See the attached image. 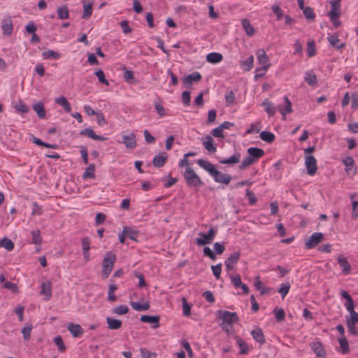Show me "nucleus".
<instances>
[{
	"instance_id": "1",
	"label": "nucleus",
	"mask_w": 358,
	"mask_h": 358,
	"mask_svg": "<svg viewBox=\"0 0 358 358\" xmlns=\"http://www.w3.org/2000/svg\"><path fill=\"white\" fill-rule=\"evenodd\" d=\"M197 164L201 168L208 172L216 182L228 185L231 180L230 175L222 173L217 170L215 166L208 161L200 159L197 160Z\"/></svg>"
},
{
	"instance_id": "2",
	"label": "nucleus",
	"mask_w": 358,
	"mask_h": 358,
	"mask_svg": "<svg viewBox=\"0 0 358 358\" xmlns=\"http://www.w3.org/2000/svg\"><path fill=\"white\" fill-rule=\"evenodd\" d=\"M183 177L189 187L198 188L204 185L199 176L191 167L186 168Z\"/></svg>"
},
{
	"instance_id": "3",
	"label": "nucleus",
	"mask_w": 358,
	"mask_h": 358,
	"mask_svg": "<svg viewBox=\"0 0 358 358\" xmlns=\"http://www.w3.org/2000/svg\"><path fill=\"white\" fill-rule=\"evenodd\" d=\"M115 261V255L113 253H107L103 259L102 274L106 278L112 271Z\"/></svg>"
},
{
	"instance_id": "4",
	"label": "nucleus",
	"mask_w": 358,
	"mask_h": 358,
	"mask_svg": "<svg viewBox=\"0 0 358 358\" xmlns=\"http://www.w3.org/2000/svg\"><path fill=\"white\" fill-rule=\"evenodd\" d=\"M216 234V231L213 227H210L207 234L202 232L199 233L198 238H196L195 243L197 245H204L210 244L213 242Z\"/></svg>"
},
{
	"instance_id": "5",
	"label": "nucleus",
	"mask_w": 358,
	"mask_h": 358,
	"mask_svg": "<svg viewBox=\"0 0 358 358\" xmlns=\"http://www.w3.org/2000/svg\"><path fill=\"white\" fill-rule=\"evenodd\" d=\"M220 317L223 322V324L232 325L233 323L237 322L239 320L236 313H231L227 310H219L217 311Z\"/></svg>"
},
{
	"instance_id": "6",
	"label": "nucleus",
	"mask_w": 358,
	"mask_h": 358,
	"mask_svg": "<svg viewBox=\"0 0 358 358\" xmlns=\"http://www.w3.org/2000/svg\"><path fill=\"white\" fill-rule=\"evenodd\" d=\"M324 239V234L321 232L313 233L305 242L307 249H312L316 247Z\"/></svg>"
},
{
	"instance_id": "7",
	"label": "nucleus",
	"mask_w": 358,
	"mask_h": 358,
	"mask_svg": "<svg viewBox=\"0 0 358 358\" xmlns=\"http://www.w3.org/2000/svg\"><path fill=\"white\" fill-rule=\"evenodd\" d=\"M305 165L307 169V173L310 176H313L317 170V160L315 157L312 155H307L305 156Z\"/></svg>"
},
{
	"instance_id": "8",
	"label": "nucleus",
	"mask_w": 358,
	"mask_h": 358,
	"mask_svg": "<svg viewBox=\"0 0 358 358\" xmlns=\"http://www.w3.org/2000/svg\"><path fill=\"white\" fill-rule=\"evenodd\" d=\"M284 103L282 104H279L277 106V109L279 110L280 114L282 116V119H286L287 114H289L292 113V104L290 100L288 99L287 96L283 97Z\"/></svg>"
},
{
	"instance_id": "9",
	"label": "nucleus",
	"mask_w": 358,
	"mask_h": 358,
	"mask_svg": "<svg viewBox=\"0 0 358 358\" xmlns=\"http://www.w3.org/2000/svg\"><path fill=\"white\" fill-rule=\"evenodd\" d=\"M258 63L262 65L263 70H268L270 66L269 58L263 49L257 50V52Z\"/></svg>"
},
{
	"instance_id": "10",
	"label": "nucleus",
	"mask_w": 358,
	"mask_h": 358,
	"mask_svg": "<svg viewBox=\"0 0 358 358\" xmlns=\"http://www.w3.org/2000/svg\"><path fill=\"white\" fill-rule=\"evenodd\" d=\"M240 257V251L234 252L229 256V257L224 262V265L227 271H230L234 268V265L238 263Z\"/></svg>"
},
{
	"instance_id": "11",
	"label": "nucleus",
	"mask_w": 358,
	"mask_h": 358,
	"mask_svg": "<svg viewBox=\"0 0 358 358\" xmlns=\"http://www.w3.org/2000/svg\"><path fill=\"white\" fill-rule=\"evenodd\" d=\"M202 145L210 153H215L217 151V145L215 143L213 138L209 135L203 138Z\"/></svg>"
},
{
	"instance_id": "12",
	"label": "nucleus",
	"mask_w": 358,
	"mask_h": 358,
	"mask_svg": "<svg viewBox=\"0 0 358 358\" xmlns=\"http://www.w3.org/2000/svg\"><path fill=\"white\" fill-rule=\"evenodd\" d=\"M253 339L257 342L260 345H263L266 343L265 336L263 331L259 327H255L250 332Z\"/></svg>"
},
{
	"instance_id": "13",
	"label": "nucleus",
	"mask_w": 358,
	"mask_h": 358,
	"mask_svg": "<svg viewBox=\"0 0 358 358\" xmlns=\"http://www.w3.org/2000/svg\"><path fill=\"white\" fill-rule=\"evenodd\" d=\"M67 329L74 338H79L84 333V330L82 327L78 324L69 323L67 326Z\"/></svg>"
},
{
	"instance_id": "14",
	"label": "nucleus",
	"mask_w": 358,
	"mask_h": 358,
	"mask_svg": "<svg viewBox=\"0 0 358 358\" xmlns=\"http://www.w3.org/2000/svg\"><path fill=\"white\" fill-rule=\"evenodd\" d=\"M122 143L127 148L133 149L136 147V136L134 133L122 136Z\"/></svg>"
},
{
	"instance_id": "15",
	"label": "nucleus",
	"mask_w": 358,
	"mask_h": 358,
	"mask_svg": "<svg viewBox=\"0 0 358 358\" xmlns=\"http://www.w3.org/2000/svg\"><path fill=\"white\" fill-rule=\"evenodd\" d=\"M1 28L4 35H10L13 30V24L10 17H6L1 21Z\"/></svg>"
},
{
	"instance_id": "16",
	"label": "nucleus",
	"mask_w": 358,
	"mask_h": 358,
	"mask_svg": "<svg viewBox=\"0 0 358 358\" xmlns=\"http://www.w3.org/2000/svg\"><path fill=\"white\" fill-rule=\"evenodd\" d=\"M338 263L342 268L344 275H348L351 272V266L348 262L347 259L342 255H339L337 258Z\"/></svg>"
},
{
	"instance_id": "17",
	"label": "nucleus",
	"mask_w": 358,
	"mask_h": 358,
	"mask_svg": "<svg viewBox=\"0 0 358 358\" xmlns=\"http://www.w3.org/2000/svg\"><path fill=\"white\" fill-rule=\"evenodd\" d=\"M80 134L83 135V136H86L93 140H98V141H103L107 139V138H106L103 136H99V135L96 134L94 132L93 129H92L91 128H85V129L80 131Z\"/></svg>"
},
{
	"instance_id": "18",
	"label": "nucleus",
	"mask_w": 358,
	"mask_h": 358,
	"mask_svg": "<svg viewBox=\"0 0 358 358\" xmlns=\"http://www.w3.org/2000/svg\"><path fill=\"white\" fill-rule=\"evenodd\" d=\"M343 164L345 166V171L349 175H355L356 169H353L355 161L352 157H348L342 160Z\"/></svg>"
},
{
	"instance_id": "19",
	"label": "nucleus",
	"mask_w": 358,
	"mask_h": 358,
	"mask_svg": "<svg viewBox=\"0 0 358 358\" xmlns=\"http://www.w3.org/2000/svg\"><path fill=\"white\" fill-rule=\"evenodd\" d=\"M248 154L249 156H250L251 158H252L255 162L257 161L259 158L262 157L264 155V150L259 148H255L251 147L249 148L247 150Z\"/></svg>"
},
{
	"instance_id": "20",
	"label": "nucleus",
	"mask_w": 358,
	"mask_h": 358,
	"mask_svg": "<svg viewBox=\"0 0 358 358\" xmlns=\"http://www.w3.org/2000/svg\"><path fill=\"white\" fill-rule=\"evenodd\" d=\"M140 320L142 322L153 324L154 325L152 327L155 329L158 328L159 327V317L157 315H142L141 317Z\"/></svg>"
},
{
	"instance_id": "21",
	"label": "nucleus",
	"mask_w": 358,
	"mask_h": 358,
	"mask_svg": "<svg viewBox=\"0 0 358 358\" xmlns=\"http://www.w3.org/2000/svg\"><path fill=\"white\" fill-rule=\"evenodd\" d=\"M340 294L343 299H345L347 301V303L345 304V306L348 311H352L355 308V303L352 296L345 290H341L340 292Z\"/></svg>"
},
{
	"instance_id": "22",
	"label": "nucleus",
	"mask_w": 358,
	"mask_h": 358,
	"mask_svg": "<svg viewBox=\"0 0 358 358\" xmlns=\"http://www.w3.org/2000/svg\"><path fill=\"white\" fill-rule=\"evenodd\" d=\"M254 285L255 288L260 292L262 295L268 294L271 291V288L268 286L264 285L262 282L259 276H256L255 278V283Z\"/></svg>"
},
{
	"instance_id": "23",
	"label": "nucleus",
	"mask_w": 358,
	"mask_h": 358,
	"mask_svg": "<svg viewBox=\"0 0 358 358\" xmlns=\"http://www.w3.org/2000/svg\"><path fill=\"white\" fill-rule=\"evenodd\" d=\"M262 105L264 107L265 111L268 113L269 117L273 116L277 111V106H275L271 101L268 99H265Z\"/></svg>"
},
{
	"instance_id": "24",
	"label": "nucleus",
	"mask_w": 358,
	"mask_h": 358,
	"mask_svg": "<svg viewBox=\"0 0 358 358\" xmlns=\"http://www.w3.org/2000/svg\"><path fill=\"white\" fill-rule=\"evenodd\" d=\"M327 40L330 45L336 49H342L345 45L344 43L341 42L336 34L328 36Z\"/></svg>"
},
{
	"instance_id": "25",
	"label": "nucleus",
	"mask_w": 358,
	"mask_h": 358,
	"mask_svg": "<svg viewBox=\"0 0 358 358\" xmlns=\"http://www.w3.org/2000/svg\"><path fill=\"white\" fill-rule=\"evenodd\" d=\"M201 75L200 73L195 71L191 74H189L184 78L183 83L187 87L192 84V82H198L201 80Z\"/></svg>"
},
{
	"instance_id": "26",
	"label": "nucleus",
	"mask_w": 358,
	"mask_h": 358,
	"mask_svg": "<svg viewBox=\"0 0 358 358\" xmlns=\"http://www.w3.org/2000/svg\"><path fill=\"white\" fill-rule=\"evenodd\" d=\"M311 348L318 357H324L326 355V351L320 342L311 343Z\"/></svg>"
},
{
	"instance_id": "27",
	"label": "nucleus",
	"mask_w": 358,
	"mask_h": 358,
	"mask_svg": "<svg viewBox=\"0 0 358 358\" xmlns=\"http://www.w3.org/2000/svg\"><path fill=\"white\" fill-rule=\"evenodd\" d=\"M330 3L331 6V10L328 13L329 18H333L334 17H336L337 15H340V12H339L340 7H341L340 1L339 0L331 1Z\"/></svg>"
},
{
	"instance_id": "28",
	"label": "nucleus",
	"mask_w": 358,
	"mask_h": 358,
	"mask_svg": "<svg viewBox=\"0 0 358 358\" xmlns=\"http://www.w3.org/2000/svg\"><path fill=\"white\" fill-rule=\"evenodd\" d=\"M240 159L241 155L240 153L236 152L228 158L219 159V162L223 164H234L238 163L240 162Z\"/></svg>"
},
{
	"instance_id": "29",
	"label": "nucleus",
	"mask_w": 358,
	"mask_h": 358,
	"mask_svg": "<svg viewBox=\"0 0 358 358\" xmlns=\"http://www.w3.org/2000/svg\"><path fill=\"white\" fill-rule=\"evenodd\" d=\"M304 80L310 86H315L317 84L316 75L312 70L305 73Z\"/></svg>"
},
{
	"instance_id": "30",
	"label": "nucleus",
	"mask_w": 358,
	"mask_h": 358,
	"mask_svg": "<svg viewBox=\"0 0 358 358\" xmlns=\"http://www.w3.org/2000/svg\"><path fill=\"white\" fill-rule=\"evenodd\" d=\"M106 323L108 324V328L110 330L119 329L122 324V322L121 320L109 317L106 318Z\"/></svg>"
},
{
	"instance_id": "31",
	"label": "nucleus",
	"mask_w": 358,
	"mask_h": 358,
	"mask_svg": "<svg viewBox=\"0 0 358 358\" xmlns=\"http://www.w3.org/2000/svg\"><path fill=\"white\" fill-rule=\"evenodd\" d=\"M223 59V56L219 52H210L207 55L206 60L211 64H217L220 62Z\"/></svg>"
},
{
	"instance_id": "32",
	"label": "nucleus",
	"mask_w": 358,
	"mask_h": 358,
	"mask_svg": "<svg viewBox=\"0 0 358 358\" xmlns=\"http://www.w3.org/2000/svg\"><path fill=\"white\" fill-rule=\"evenodd\" d=\"M34 110L37 113L39 118H44L46 115V112L43 103L37 102L33 105Z\"/></svg>"
},
{
	"instance_id": "33",
	"label": "nucleus",
	"mask_w": 358,
	"mask_h": 358,
	"mask_svg": "<svg viewBox=\"0 0 358 358\" xmlns=\"http://www.w3.org/2000/svg\"><path fill=\"white\" fill-rule=\"evenodd\" d=\"M55 103H58L61 106L63 107L64 110L69 113L71 110V107L70 103H69L68 100L64 96H60L58 98H56L55 100Z\"/></svg>"
},
{
	"instance_id": "34",
	"label": "nucleus",
	"mask_w": 358,
	"mask_h": 358,
	"mask_svg": "<svg viewBox=\"0 0 358 358\" xmlns=\"http://www.w3.org/2000/svg\"><path fill=\"white\" fill-rule=\"evenodd\" d=\"M41 294L45 296L47 301L50 300L52 296L51 284L50 282H43L41 285Z\"/></svg>"
},
{
	"instance_id": "35",
	"label": "nucleus",
	"mask_w": 358,
	"mask_h": 358,
	"mask_svg": "<svg viewBox=\"0 0 358 358\" xmlns=\"http://www.w3.org/2000/svg\"><path fill=\"white\" fill-rule=\"evenodd\" d=\"M254 56L250 55L245 60L241 62V65L243 71H249L253 67Z\"/></svg>"
},
{
	"instance_id": "36",
	"label": "nucleus",
	"mask_w": 358,
	"mask_h": 358,
	"mask_svg": "<svg viewBox=\"0 0 358 358\" xmlns=\"http://www.w3.org/2000/svg\"><path fill=\"white\" fill-rule=\"evenodd\" d=\"M167 156L166 155H156L154 157L152 160L153 165L157 168L162 167L164 165Z\"/></svg>"
},
{
	"instance_id": "37",
	"label": "nucleus",
	"mask_w": 358,
	"mask_h": 358,
	"mask_svg": "<svg viewBox=\"0 0 358 358\" xmlns=\"http://www.w3.org/2000/svg\"><path fill=\"white\" fill-rule=\"evenodd\" d=\"M236 341L237 345L240 348V354L241 355H246L248 353V346L247 343L243 340L241 337L236 336Z\"/></svg>"
},
{
	"instance_id": "38",
	"label": "nucleus",
	"mask_w": 358,
	"mask_h": 358,
	"mask_svg": "<svg viewBox=\"0 0 358 358\" xmlns=\"http://www.w3.org/2000/svg\"><path fill=\"white\" fill-rule=\"evenodd\" d=\"M241 24L248 36H252V35H254L255 29L248 19H243L241 20Z\"/></svg>"
},
{
	"instance_id": "39",
	"label": "nucleus",
	"mask_w": 358,
	"mask_h": 358,
	"mask_svg": "<svg viewBox=\"0 0 358 358\" xmlns=\"http://www.w3.org/2000/svg\"><path fill=\"white\" fill-rule=\"evenodd\" d=\"M92 13V1L90 0L88 3L83 2V18L88 19Z\"/></svg>"
},
{
	"instance_id": "40",
	"label": "nucleus",
	"mask_w": 358,
	"mask_h": 358,
	"mask_svg": "<svg viewBox=\"0 0 358 358\" xmlns=\"http://www.w3.org/2000/svg\"><path fill=\"white\" fill-rule=\"evenodd\" d=\"M57 13L58 17L61 20H65L69 17V10L66 5L59 7Z\"/></svg>"
},
{
	"instance_id": "41",
	"label": "nucleus",
	"mask_w": 358,
	"mask_h": 358,
	"mask_svg": "<svg viewBox=\"0 0 358 358\" xmlns=\"http://www.w3.org/2000/svg\"><path fill=\"white\" fill-rule=\"evenodd\" d=\"M130 305L135 310L137 311L147 310L150 308V304L148 302L139 303L138 302L131 301Z\"/></svg>"
},
{
	"instance_id": "42",
	"label": "nucleus",
	"mask_w": 358,
	"mask_h": 358,
	"mask_svg": "<svg viewBox=\"0 0 358 358\" xmlns=\"http://www.w3.org/2000/svg\"><path fill=\"white\" fill-rule=\"evenodd\" d=\"M259 137L262 140L268 143L273 142L275 140V135L267 131H262L259 134Z\"/></svg>"
},
{
	"instance_id": "43",
	"label": "nucleus",
	"mask_w": 358,
	"mask_h": 358,
	"mask_svg": "<svg viewBox=\"0 0 358 358\" xmlns=\"http://www.w3.org/2000/svg\"><path fill=\"white\" fill-rule=\"evenodd\" d=\"M122 232L126 235L127 238L131 240H136L138 236L136 231H134L128 227H124L122 229Z\"/></svg>"
},
{
	"instance_id": "44",
	"label": "nucleus",
	"mask_w": 358,
	"mask_h": 358,
	"mask_svg": "<svg viewBox=\"0 0 358 358\" xmlns=\"http://www.w3.org/2000/svg\"><path fill=\"white\" fill-rule=\"evenodd\" d=\"M94 170H95L94 165L92 164H90V166L85 169V171L83 175V178L84 179L94 178H95Z\"/></svg>"
},
{
	"instance_id": "45",
	"label": "nucleus",
	"mask_w": 358,
	"mask_h": 358,
	"mask_svg": "<svg viewBox=\"0 0 358 358\" xmlns=\"http://www.w3.org/2000/svg\"><path fill=\"white\" fill-rule=\"evenodd\" d=\"M0 246L4 248L8 251H11L14 248V243L10 239L3 238L1 240H0Z\"/></svg>"
},
{
	"instance_id": "46",
	"label": "nucleus",
	"mask_w": 358,
	"mask_h": 358,
	"mask_svg": "<svg viewBox=\"0 0 358 358\" xmlns=\"http://www.w3.org/2000/svg\"><path fill=\"white\" fill-rule=\"evenodd\" d=\"M44 59H58L60 58V54L52 50H48L42 52Z\"/></svg>"
},
{
	"instance_id": "47",
	"label": "nucleus",
	"mask_w": 358,
	"mask_h": 358,
	"mask_svg": "<svg viewBox=\"0 0 358 358\" xmlns=\"http://www.w3.org/2000/svg\"><path fill=\"white\" fill-rule=\"evenodd\" d=\"M338 343L343 354H347L350 351L349 344L348 340L345 337L339 338Z\"/></svg>"
},
{
	"instance_id": "48",
	"label": "nucleus",
	"mask_w": 358,
	"mask_h": 358,
	"mask_svg": "<svg viewBox=\"0 0 358 358\" xmlns=\"http://www.w3.org/2000/svg\"><path fill=\"white\" fill-rule=\"evenodd\" d=\"M316 54L315 43L313 40H310L307 43V55L309 57H312Z\"/></svg>"
},
{
	"instance_id": "49",
	"label": "nucleus",
	"mask_w": 358,
	"mask_h": 358,
	"mask_svg": "<svg viewBox=\"0 0 358 358\" xmlns=\"http://www.w3.org/2000/svg\"><path fill=\"white\" fill-rule=\"evenodd\" d=\"M55 344L57 346L58 350L60 352H64L66 348L60 336H57L54 338Z\"/></svg>"
},
{
	"instance_id": "50",
	"label": "nucleus",
	"mask_w": 358,
	"mask_h": 358,
	"mask_svg": "<svg viewBox=\"0 0 358 358\" xmlns=\"http://www.w3.org/2000/svg\"><path fill=\"white\" fill-rule=\"evenodd\" d=\"M290 289V284L289 282H284L280 285V287L278 289V292L280 294L281 297L284 299L285 296L288 294Z\"/></svg>"
},
{
	"instance_id": "51",
	"label": "nucleus",
	"mask_w": 358,
	"mask_h": 358,
	"mask_svg": "<svg viewBox=\"0 0 358 358\" xmlns=\"http://www.w3.org/2000/svg\"><path fill=\"white\" fill-rule=\"evenodd\" d=\"M255 160L250 157V156H248L245 158L243 159L241 164L239 165V169L241 170H244L250 165L253 164L255 163Z\"/></svg>"
},
{
	"instance_id": "52",
	"label": "nucleus",
	"mask_w": 358,
	"mask_h": 358,
	"mask_svg": "<svg viewBox=\"0 0 358 358\" xmlns=\"http://www.w3.org/2000/svg\"><path fill=\"white\" fill-rule=\"evenodd\" d=\"M182 312L183 315L186 317H188L191 314V307L188 303L186 298L182 297Z\"/></svg>"
},
{
	"instance_id": "53",
	"label": "nucleus",
	"mask_w": 358,
	"mask_h": 358,
	"mask_svg": "<svg viewBox=\"0 0 358 358\" xmlns=\"http://www.w3.org/2000/svg\"><path fill=\"white\" fill-rule=\"evenodd\" d=\"M306 18L308 20H313L315 17L313 9L309 6H306L303 10Z\"/></svg>"
},
{
	"instance_id": "54",
	"label": "nucleus",
	"mask_w": 358,
	"mask_h": 358,
	"mask_svg": "<svg viewBox=\"0 0 358 358\" xmlns=\"http://www.w3.org/2000/svg\"><path fill=\"white\" fill-rule=\"evenodd\" d=\"M129 311V308L125 305H120L113 310V313L117 315H124Z\"/></svg>"
},
{
	"instance_id": "55",
	"label": "nucleus",
	"mask_w": 358,
	"mask_h": 358,
	"mask_svg": "<svg viewBox=\"0 0 358 358\" xmlns=\"http://www.w3.org/2000/svg\"><path fill=\"white\" fill-rule=\"evenodd\" d=\"M273 313H274L276 320L278 322H281V321L284 320L285 315V311L283 309L275 308L273 310Z\"/></svg>"
},
{
	"instance_id": "56",
	"label": "nucleus",
	"mask_w": 358,
	"mask_h": 358,
	"mask_svg": "<svg viewBox=\"0 0 358 358\" xmlns=\"http://www.w3.org/2000/svg\"><path fill=\"white\" fill-rule=\"evenodd\" d=\"M211 269L213 271V275H215V278L219 280L220 278L221 275V271H222V264H217V265H213L211 266Z\"/></svg>"
},
{
	"instance_id": "57",
	"label": "nucleus",
	"mask_w": 358,
	"mask_h": 358,
	"mask_svg": "<svg viewBox=\"0 0 358 358\" xmlns=\"http://www.w3.org/2000/svg\"><path fill=\"white\" fill-rule=\"evenodd\" d=\"M32 243L36 245L41 243V237L39 230H34L31 231Z\"/></svg>"
},
{
	"instance_id": "58",
	"label": "nucleus",
	"mask_w": 358,
	"mask_h": 358,
	"mask_svg": "<svg viewBox=\"0 0 358 358\" xmlns=\"http://www.w3.org/2000/svg\"><path fill=\"white\" fill-rule=\"evenodd\" d=\"M95 75L97 76L99 81L104 85H108V81L105 78L104 72L101 69H99L95 72Z\"/></svg>"
},
{
	"instance_id": "59",
	"label": "nucleus",
	"mask_w": 358,
	"mask_h": 358,
	"mask_svg": "<svg viewBox=\"0 0 358 358\" xmlns=\"http://www.w3.org/2000/svg\"><path fill=\"white\" fill-rule=\"evenodd\" d=\"M271 10L276 15L278 20H280L283 17V11L278 5H273Z\"/></svg>"
},
{
	"instance_id": "60",
	"label": "nucleus",
	"mask_w": 358,
	"mask_h": 358,
	"mask_svg": "<svg viewBox=\"0 0 358 358\" xmlns=\"http://www.w3.org/2000/svg\"><path fill=\"white\" fill-rule=\"evenodd\" d=\"M134 276L136 277L139 280L138 285V287L141 288V287H145L147 285L145 278H144V275H143V273L135 271Z\"/></svg>"
},
{
	"instance_id": "61",
	"label": "nucleus",
	"mask_w": 358,
	"mask_h": 358,
	"mask_svg": "<svg viewBox=\"0 0 358 358\" xmlns=\"http://www.w3.org/2000/svg\"><path fill=\"white\" fill-rule=\"evenodd\" d=\"M231 281L236 288L239 287L243 283L241 282V276L238 274L230 276Z\"/></svg>"
},
{
	"instance_id": "62",
	"label": "nucleus",
	"mask_w": 358,
	"mask_h": 358,
	"mask_svg": "<svg viewBox=\"0 0 358 358\" xmlns=\"http://www.w3.org/2000/svg\"><path fill=\"white\" fill-rule=\"evenodd\" d=\"M3 287L5 289L12 291L13 292H17V291H18V287L16 285V284H15L12 282H9V281L5 282L3 285Z\"/></svg>"
},
{
	"instance_id": "63",
	"label": "nucleus",
	"mask_w": 358,
	"mask_h": 358,
	"mask_svg": "<svg viewBox=\"0 0 358 358\" xmlns=\"http://www.w3.org/2000/svg\"><path fill=\"white\" fill-rule=\"evenodd\" d=\"M223 131L224 130L222 129V128L220 125V126H218L217 127L213 129L211 131V134L214 137L223 138H224Z\"/></svg>"
},
{
	"instance_id": "64",
	"label": "nucleus",
	"mask_w": 358,
	"mask_h": 358,
	"mask_svg": "<svg viewBox=\"0 0 358 358\" xmlns=\"http://www.w3.org/2000/svg\"><path fill=\"white\" fill-rule=\"evenodd\" d=\"M140 351L141 354V358H156L155 353H152L145 348H141Z\"/></svg>"
}]
</instances>
